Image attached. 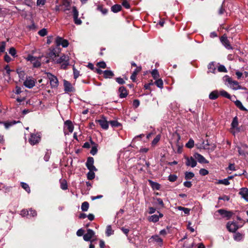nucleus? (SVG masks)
<instances>
[{"label":"nucleus","mask_w":248,"mask_h":248,"mask_svg":"<svg viewBox=\"0 0 248 248\" xmlns=\"http://www.w3.org/2000/svg\"><path fill=\"white\" fill-rule=\"evenodd\" d=\"M60 52V48L58 47L56 48H50L49 52L47 54L48 57L50 60L55 62V59L59 56V53Z\"/></svg>","instance_id":"2"},{"label":"nucleus","mask_w":248,"mask_h":248,"mask_svg":"<svg viewBox=\"0 0 248 248\" xmlns=\"http://www.w3.org/2000/svg\"><path fill=\"white\" fill-rule=\"evenodd\" d=\"M73 73H74V78L75 79H77L79 75V72L76 69L75 67L73 68Z\"/></svg>","instance_id":"57"},{"label":"nucleus","mask_w":248,"mask_h":248,"mask_svg":"<svg viewBox=\"0 0 248 248\" xmlns=\"http://www.w3.org/2000/svg\"><path fill=\"white\" fill-rule=\"evenodd\" d=\"M116 81L120 84H124L125 83V81L124 79L120 77L117 78H116Z\"/></svg>","instance_id":"60"},{"label":"nucleus","mask_w":248,"mask_h":248,"mask_svg":"<svg viewBox=\"0 0 248 248\" xmlns=\"http://www.w3.org/2000/svg\"><path fill=\"white\" fill-rule=\"evenodd\" d=\"M63 86L64 90L66 93L73 92L75 90L71 83L65 79L63 80Z\"/></svg>","instance_id":"9"},{"label":"nucleus","mask_w":248,"mask_h":248,"mask_svg":"<svg viewBox=\"0 0 248 248\" xmlns=\"http://www.w3.org/2000/svg\"><path fill=\"white\" fill-rule=\"evenodd\" d=\"M155 80V81L154 82L155 84L158 88L162 89L163 88V82L162 80L160 78Z\"/></svg>","instance_id":"33"},{"label":"nucleus","mask_w":248,"mask_h":248,"mask_svg":"<svg viewBox=\"0 0 248 248\" xmlns=\"http://www.w3.org/2000/svg\"><path fill=\"white\" fill-rule=\"evenodd\" d=\"M104 77L105 78H111L114 76V74L112 71L110 70H105L103 71Z\"/></svg>","instance_id":"27"},{"label":"nucleus","mask_w":248,"mask_h":248,"mask_svg":"<svg viewBox=\"0 0 248 248\" xmlns=\"http://www.w3.org/2000/svg\"><path fill=\"white\" fill-rule=\"evenodd\" d=\"M89 207V204L87 202H83L81 206V209L82 211H88Z\"/></svg>","instance_id":"34"},{"label":"nucleus","mask_w":248,"mask_h":248,"mask_svg":"<svg viewBox=\"0 0 248 248\" xmlns=\"http://www.w3.org/2000/svg\"><path fill=\"white\" fill-rule=\"evenodd\" d=\"M109 123L111 126L115 127H118L120 125V123L116 121H111Z\"/></svg>","instance_id":"52"},{"label":"nucleus","mask_w":248,"mask_h":248,"mask_svg":"<svg viewBox=\"0 0 248 248\" xmlns=\"http://www.w3.org/2000/svg\"><path fill=\"white\" fill-rule=\"evenodd\" d=\"M208 69L209 72L211 73H214L216 70L214 64L213 62H210L208 65Z\"/></svg>","instance_id":"41"},{"label":"nucleus","mask_w":248,"mask_h":248,"mask_svg":"<svg viewBox=\"0 0 248 248\" xmlns=\"http://www.w3.org/2000/svg\"><path fill=\"white\" fill-rule=\"evenodd\" d=\"M9 53L10 54H11L12 56L14 57H16V49L14 47H11L9 49Z\"/></svg>","instance_id":"47"},{"label":"nucleus","mask_w":248,"mask_h":248,"mask_svg":"<svg viewBox=\"0 0 248 248\" xmlns=\"http://www.w3.org/2000/svg\"><path fill=\"white\" fill-rule=\"evenodd\" d=\"M186 159V165L187 166H191L192 168L195 167L197 165V162L195 159L192 157H185Z\"/></svg>","instance_id":"17"},{"label":"nucleus","mask_w":248,"mask_h":248,"mask_svg":"<svg viewBox=\"0 0 248 248\" xmlns=\"http://www.w3.org/2000/svg\"><path fill=\"white\" fill-rule=\"evenodd\" d=\"M95 177V173L93 171L90 170V171L87 173V178L89 180H92Z\"/></svg>","instance_id":"48"},{"label":"nucleus","mask_w":248,"mask_h":248,"mask_svg":"<svg viewBox=\"0 0 248 248\" xmlns=\"http://www.w3.org/2000/svg\"><path fill=\"white\" fill-rule=\"evenodd\" d=\"M178 209L180 211H183L185 214L189 215L190 210L187 208H185L182 206H178Z\"/></svg>","instance_id":"43"},{"label":"nucleus","mask_w":248,"mask_h":248,"mask_svg":"<svg viewBox=\"0 0 248 248\" xmlns=\"http://www.w3.org/2000/svg\"><path fill=\"white\" fill-rule=\"evenodd\" d=\"M226 227L229 232H235L238 229L237 224L234 222H228L227 223Z\"/></svg>","instance_id":"10"},{"label":"nucleus","mask_w":248,"mask_h":248,"mask_svg":"<svg viewBox=\"0 0 248 248\" xmlns=\"http://www.w3.org/2000/svg\"><path fill=\"white\" fill-rule=\"evenodd\" d=\"M71 0H63L62 6H64L63 11L66 12L70 10Z\"/></svg>","instance_id":"23"},{"label":"nucleus","mask_w":248,"mask_h":248,"mask_svg":"<svg viewBox=\"0 0 248 248\" xmlns=\"http://www.w3.org/2000/svg\"><path fill=\"white\" fill-rule=\"evenodd\" d=\"M106 233L108 236H109L113 233V231L112 230L111 226L110 225H108L107 226Z\"/></svg>","instance_id":"37"},{"label":"nucleus","mask_w":248,"mask_h":248,"mask_svg":"<svg viewBox=\"0 0 248 248\" xmlns=\"http://www.w3.org/2000/svg\"><path fill=\"white\" fill-rule=\"evenodd\" d=\"M194 177V174L192 172L186 171L185 172V179L186 180L191 179Z\"/></svg>","instance_id":"42"},{"label":"nucleus","mask_w":248,"mask_h":248,"mask_svg":"<svg viewBox=\"0 0 248 248\" xmlns=\"http://www.w3.org/2000/svg\"><path fill=\"white\" fill-rule=\"evenodd\" d=\"M40 58L41 57L37 58L31 55H29L26 59L27 61L31 62L34 67H39L41 65Z\"/></svg>","instance_id":"4"},{"label":"nucleus","mask_w":248,"mask_h":248,"mask_svg":"<svg viewBox=\"0 0 248 248\" xmlns=\"http://www.w3.org/2000/svg\"><path fill=\"white\" fill-rule=\"evenodd\" d=\"M41 137L39 133L31 134L29 141L31 145H34L39 143Z\"/></svg>","instance_id":"5"},{"label":"nucleus","mask_w":248,"mask_h":248,"mask_svg":"<svg viewBox=\"0 0 248 248\" xmlns=\"http://www.w3.org/2000/svg\"><path fill=\"white\" fill-rule=\"evenodd\" d=\"M217 212L223 217H226L227 219H229L232 216V213L231 211L225 210L224 209H219Z\"/></svg>","instance_id":"15"},{"label":"nucleus","mask_w":248,"mask_h":248,"mask_svg":"<svg viewBox=\"0 0 248 248\" xmlns=\"http://www.w3.org/2000/svg\"><path fill=\"white\" fill-rule=\"evenodd\" d=\"M152 76L154 79H158L159 74L158 71L156 69H154L151 72Z\"/></svg>","instance_id":"38"},{"label":"nucleus","mask_w":248,"mask_h":248,"mask_svg":"<svg viewBox=\"0 0 248 248\" xmlns=\"http://www.w3.org/2000/svg\"><path fill=\"white\" fill-rule=\"evenodd\" d=\"M238 125V119L236 116H235L232 120V123L231 124L232 128H237Z\"/></svg>","instance_id":"32"},{"label":"nucleus","mask_w":248,"mask_h":248,"mask_svg":"<svg viewBox=\"0 0 248 248\" xmlns=\"http://www.w3.org/2000/svg\"><path fill=\"white\" fill-rule=\"evenodd\" d=\"M220 41L222 44L227 49H232V47L230 44L229 40L226 35H223L220 38Z\"/></svg>","instance_id":"6"},{"label":"nucleus","mask_w":248,"mask_h":248,"mask_svg":"<svg viewBox=\"0 0 248 248\" xmlns=\"http://www.w3.org/2000/svg\"><path fill=\"white\" fill-rule=\"evenodd\" d=\"M122 6L119 4H115L111 8V11L114 13H117L121 10Z\"/></svg>","instance_id":"30"},{"label":"nucleus","mask_w":248,"mask_h":248,"mask_svg":"<svg viewBox=\"0 0 248 248\" xmlns=\"http://www.w3.org/2000/svg\"><path fill=\"white\" fill-rule=\"evenodd\" d=\"M55 43L57 47H58L60 45L62 46L63 47L68 46L69 43L67 40L62 39L60 37H57L55 39Z\"/></svg>","instance_id":"7"},{"label":"nucleus","mask_w":248,"mask_h":248,"mask_svg":"<svg viewBox=\"0 0 248 248\" xmlns=\"http://www.w3.org/2000/svg\"><path fill=\"white\" fill-rule=\"evenodd\" d=\"M38 34L41 36H45L47 34V30L46 29L44 28L42 30H40L38 32Z\"/></svg>","instance_id":"49"},{"label":"nucleus","mask_w":248,"mask_h":248,"mask_svg":"<svg viewBox=\"0 0 248 248\" xmlns=\"http://www.w3.org/2000/svg\"><path fill=\"white\" fill-rule=\"evenodd\" d=\"M47 77L49 80L51 87H57L59 85V82L57 78L50 73H47Z\"/></svg>","instance_id":"3"},{"label":"nucleus","mask_w":248,"mask_h":248,"mask_svg":"<svg viewBox=\"0 0 248 248\" xmlns=\"http://www.w3.org/2000/svg\"><path fill=\"white\" fill-rule=\"evenodd\" d=\"M194 156L196 159L199 161V162L201 163H207L208 161L205 159L203 156L199 154L198 153H196L195 154Z\"/></svg>","instance_id":"21"},{"label":"nucleus","mask_w":248,"mask_h":248,"mask_svg":"<svg viewBox=\"0 0 248 248\" xmlns=\"http://www.w3.org/2000/svg\"><path fill=\"white\" fill-rule=\"evenodd\" d=\"M218 97V93L217 91H214L211 92L209 96L210 99L214 100L217 99Z\"/></svg>","instance_id":"31"},{"label":"nucleus","mask_w":248,"mask_h":248,"mask_svg":"<svg viewBox=\"0 0 248 248\" xmlns=\"http://www.w3.org/2000/svg\"><path fill=\"white\" fill-rule=\"evenodd\" d=\"M51 154V151L50 150H47L46 154L44 156V159L46 161H48L49 159L50 155Z\"/></svg>","instance_id":"44"},{"label":"nucleus","mask_w":248,"mask_h":248,"mask_svg":"<svg viewBox=\"0 0 248 248\" xmlns=\"http://www.w3.org/2000/svg\"><path fill=\"white\" fill-rule=\"evenodd\" d=\"M177 176L175 175H170L169 176V180L170 181V182H174L177 179Z\"/></svg>","instance_id":"58"},{"label":"nucleus","mask_w":248,"mask_h":248,"mask_svg":"<svg viewBox=\"0 0 248 248\" xmlns=\"http://www.w3.org/2000/svg\"><path fill=\"white\" fill-rule=\"evenodd\" d=\"M69 56L64 54H63L60 58L57 57L55 59V62L57 63H62L61 68L62 69H66L67 66L69 65Z\"/></svg>","instance_id":"1"},{"label":"nucleus","mask_w":248,"mask_h":248,"mask_svg":"<svg viewBox=\"0 0 248 248\" xmlns=\"http://www.w3.org/2000/svg\"><path fill=\"white\" fill-rule=\"evenodd\" d=\"M194 145V141L190 139L186 144V146L188 148H192Z\"/></svg>","instance_id":"45"},{"label":"nucleus","mask_w":248,"mask_h":248,"mask_svg":"<svg viewBox=\"0 0 248 248\" xmlns=\"http://www.w3.org/2000/svg\"><path fill=\"white\" fill-rule=\"evenodd\" d=\"M84 232V231L83 230H82V229H80L78 230V231L77 232V235L78 236H81L83 235Z\"/></svg>","instance_id":"63"},{"label":"nucleus","mask_w":248,"mask_h":248,"mask_svg":"<svg viewBox=\"0 0 248 248\" xmlns=\"http://www.w3.org/2000/svg\"><path fill=\"white\" fill-rule=\"evenodd\" d=\"M160 140V136L159 135H157L155 138L152 141V145H155Z\"/></svg>","instance_id":"53"},{"label":"nucleus","mask_w":248,"mask_h":248,"mask_svg":"<svg viewBox=\"0 0 248 248\" xmlns=\"http://www.w3.org/2000/svg\"><path fill=\"white\" fill-rule=\"evenodd\" d=\"M219 93L221 96L229 99L232 101H234L233 98H235L234 95H233V96H231L230 94H229L226 91L224 90L220 91Z\"/></svg>","instance_id":"24"},{"label":"nucleus","mask_w":248,"mask_h":248,"mask_svg":"<svg viewBox=\"0 0 248 248\" xmlns=\"http://www.w3.org/2000/svg\"><path fill=\"white\" fill-rule=\"evenodd\" d=\"M27 213V215L31 216L32 217H35L37 215V213L35 210H33L32 209H30L29 211H25L23 210L22 211V213L24 214H25Z\"/></svg>","instance_id":"28"},{"label":"nucleus","mask_w":248,"mask_h":248,"mask_svg":"<svg viewBox=\"0 0 248 248\" xmlns=\"http://www.w3.org/2000/svg\"><path fill=\"white\" fill-rule=\"evenodd\" d=\"M199 173L202 176H205L208 174V171L205 169H201L199 171Z\"/></svg>","instance_id":"54"},{"label":"nucleus","mask_w":248,"mask_h":248,"mask_svg":"<svg viewBox=\"0 0 248 248\" xmlns=\"http://www.w3.org/2000/svg\"><path fill=\"white\" fill-rule=\"evenodd\" d=\"M231 85H232L234 87V89L235 90L239 89L241 88L238 82L236 81L233 80L232 83Z\"/></svg>","instance_id":"51"},{"label":"nucleus","mask_w":248,"mask_h":248,"mask_svg":"<svg viewBox=\"0 0 248 248\" xmlns=\"http://www.w3.org/2000/svg\"><path fill=\"white\" fill-rule=\"evenodd\" d=\"M6 43L5 42H0V52H3L5 51Z\"/></svg>","instance_id":"50"},{"label":"nucleus","mask_w":248,"mask_h":248,"mask_svg":"<svg viewBox=\"0 0 248 248\" xmlns=\"http://www.w3.org/2000/svg\"><path fill=\"white\" fill-rule=\"evenodd\" d=\"M46 2V0H37L36 4L37 6L44 5Z\"/></svg>","instance_id":"62"},{"label":"nucleus","mask_w":248,"mask_h":248,"mask_svg":"<svg viewBox=\"0 0 248 248\" xmlns=\"http://www.w3.org/2000/svg\"><path fill=\"white\" fill-rule=\"evenodd\" d=\"M61 188L63 190H66L67 189V184L65 180H63L61 182Z\"/></svg>","instance_id":"46"},{"label":"nucleus","mask_w":248,"mask_h":248,"mask_svg":"<svg viewBox=\"0 0 248 248\" xmlns=\"http://www.w3.org/2000/svg\"><path fill=\"white\" fill-rule=\"evenodd\" d=\"M97 65L102 68H105L106 67V64L104 62H101L97 63Z\"/></svg>","instance_id":"61"},{"label":"nucleus","mask_w":248,"mask_h":248,"mask_svg":"<svg viewBox=\"0 0 248 248\" xmlns=\"http://www.w3.org/2000/svg\"><path fill=\"white\" fill-rule=\"evenodd\" d=\"M239 194L241 195L242 198L248 202V188L246 187L240 188Z\"/></svg>","instance_id":"18"},{"label":"nucleus","mask_w":248,"mask_h":248,"mask_svg":"<svg viewBox=\"0 0 248 248\" xmlns=\"http://www.w3.org/2000/svg\"><path fill=\"white\" fill-rule=\"evenodd\" d=\"M235 105L236 106L237 108H238L240 110L243 111H247L246 108H245L242 105V103L239 100H236L235 101Z\"/></svg>","instance_id":"29"},{"label":"nucleus","mask_w":248,"mask_h":248,"mask_svg":"<svg viewBox=\"0 0 248 248\" xmlns=\"http://www.w3.org/2000/svg\"><path fill=\"white\" fill-rule=\"evenodd\" d=\"M94 160L92 157H89L87 159V161L86 163L87 168L91 171H96L97 169L93 165Z\"/></svg>","instance_id":"13"},{"label":"nucleus","mask_w":248,"mask_h":248,"mask_svg":"<svg viewBox=\"0 0 248 248\" xmlns=\"http://www.w3.org/2000/svg\"><path fill=\"white\" fill-rule=\"evenodd\" d=\"M133 105L135 108H138L140 105V101L137 99L134 100L133 101Z\"/></svg>","instance_id":"64"},{"label":"nucleus","mask_w":248,"mask_h":248,"mask_svg":"<svg viewBox=\"0 0 248 248\" xmlns=\"http://www.w3.org/2000/svg\"><path fill=\"white\" fill-rule=\"evenodd\" d=\"M65 125L69 132L72 133L73 131L74 126L72 122L70 121H66L65 122Z\"/></svg>","instance_id":"25"},{"label":"nucleus","mask_w":248,"mask_h":248,"mask_svg":"<svg viewBox=\"0 0 248 248\" xmlns=\"http://www.w3.org/2000/svg\"><path fill=\"white\" fill-rule=\"evenodd\" d=\"M243 235L239 232L235 233L233 235L234 239L237 241L241 240L243 239Z\"/></svg>","instance_id":"36"},{"label":"nucleus","mask_w":248,"mask_h":248,"mask_svg":"<svg viewBox=\"0 0 248 248\" xmlns=\"http://www.w3.org/2000/svg\"><path fill=\"white\" fill-rule=\"evenodd\" d=\"M119 97L121 98H125L128 95L126 88L124 86H121L119 89Z\"/></svg>","instance_id":"19"},{"label":"nucleus","mask_w":248,"mask_h":248,"mask_svg":"<svg viewBox=\"0 0 248 248\" xmlns=\"http://www.w3.org/2000/svg\"><path fill=\"white\" fill-rule=\"evenodd\" d=\"M141 66H138V67H137L135 69V70L133 71V73L132 74V75L130 77V79L133 81H135L136 76H137V74H138V73H139L141 71Z\"/></svg>","instance_id":"22"},{"label":"nucleus","mask_w":248,"mask_h":248,"mask_svg":"<svg viewBox=\"0 0 248 248\" xmlns=\"http://www.w3.org/2000/svg\"><path fill=\"white\" fill-rule=\"evenodd\" d=\"M97 152V149L96 146L92 147V149L90 151V153L93 155H94Z\"/></svg>","instance_id":"56"},{"label":"nucleus","mask_w":248,"mask_h":248,"mask_svg":"<svg viewBox=\"0 0 248 248\" xmlns=\"http://www.w3.org/2000/svg\"><path fill=\"white\" fill-rule=\"evenodd\" d=\"M21 186L28 193H30L31 192L30 188L29 186V185L24 182L21 183Z\"/></svg>","instance_id":"39"},{"label":"nucleus","mask_w":248,"mask_h":248,"mask_svg":"<svg viewBox=\"0 0 248 248\" xmlns=\"http://www.w3.org/2000/svg\"><path fill=\"white\" fill-rule=\"evenodd\" d=\"M216 146L214 144H210L208 141H207V143H205L204 141H202V144L200 146V148H202L205 150H207L210 151H214Z\"/></svg>","instance_id":"12"},{"label":"nucleus","mask_w":248,"mask_h":248,"mask_svg":"<svg viewBox=\"0 0 248 248\" xmlns=\"http://www.w3.org/2000/svg\"><path fill=\"white\" fill-rule=\"evenodd\" d=\"M218 184H223L225 186H228L230 184V182L228 180V179L225 178L222 180H218V182L217 183Z\"/></svg>","instance_id":"40"},{"label":"nucleus","mask_w":248,"mask_h":248,"mask_svg":"<svg viewBox=\"0 0 248 248\" xmlns=\"http://www.w3.org/2000/svg\"><path fill=\"white\" fill-rule=\"evenodd\" d=\"M159 219V217L157 215H154L149 217V220L153 222H156Z\"/></svg>","instance_id":"35"},{"label":"nucleus","mask_w":248,"mask_h":248,"mask_svg":"<svg viewBox=\"0 0 248 248\" xmlns=\"http://www.w3.org/2000/svg\"><path fill=\"white\" fill-rule=\"evenodd\" d=\"M72 12L73 13V17L75 24L80 25L81 23V21L80 19L78 18V12L75 6L72 7Z\"/></svg>","instance_id":"16"},{"label":"nucleus","mask_w":248,"mask_h":248,"mask_svg":"<svg viewBox=\"0 0 248 248\" xmlns=\"http://www.w3.org/2000/svg\"><path fill=\"white\" fill-rule=\"evenodd\" d=\"M149 182L151 186L154 190H159L160 188V185L158 183L151 180H149Z\"/></svg>","instance_id":"26"},{"label":"nucleus","mask_w":248,"mask_h":248,"mask_svg":"<svg viewBox=\"0 0 248 248\" xmlns=\"http://www.w3.org/2000/svg\"><path fill=\"white\" fill-rule=\"evenodd\" d=\"M218 71L219 72H225V73L227 72V70L226 67L223 65H220L218 67Z\"/></svg>","instance_id":"55"},{"label":"nucleus","mask_w":248,"mask_h":248,"mask_svg":"<svg viewBox=\"0 0 248 248\" xmlns=\"http://www.w3.org/2000/svg\"><path fill=\"white\" fill-rule=\"evenodd\" d=\"M35 80L33 79L32 78H31L30 77H29L26 78V79L24 82V85L27 88L29 89H31L33 88L35 86Z\"/></svg>","instance_id":"14"},{"label":"nucleus","mask_w":248,"mask_h":248,"mask_svg":"<svg viewBox=\"0 0 248 248\" xmlns=\"http://www.w3.org/2000/svg\"><path fill=\"white\" fill-rule=\"evenodd\" d=\"M94 232L93 230L89 229L87 230V232L86 233L83 235V239L85 241H90L91 242L93 241V240H91V239L94 235Z\"/></svg>","instance_id":"11"},{"label":"nucleus","mask_w":248,"mask_h":248,"mask_svg":"<svg viewBox=\"0 0 248 248\" xmlns=\"http://www.w3.org/2000/svg\"><path fill=\"white\" fill-rule=\"evenodd\" d=\"M149 242H151L152 241H154L158 243L160 246L162 244L163 240L162 238L159 237L158 235H153L149 239Z\"/></svg>","instance_id":"20"},{"label":"nucleus","mask_w":248,"mask_h":248,"mask_svg":"<svg viewBox=\"0 0 248 248\" xmlns=\"http://www.w3.org/2000/svg\"><path fill=\"white\" fill-rule=\"evenodd\" d=\"M95 122L98 123L103 129L105 130L108 129V123L106 118L103 116L101 117L100 119L96 120Z\"/></svg>","instance_id":"8"},{"label":"nucleus","mask_w":248,"mask_h":248,"mask_svg":"<svg viewBox=\"0 0 248 248\" xmlns=\"http://www.w3.org/2000/svg\"><path fill=\"white\" fill-rule=\"evenodd\" d=\"M16 123L15 121L9 122V123H5L4 124V125L6 128H8L9 126L13 125Z\"/></svg>","instance_id":"59"}]
</instances>
